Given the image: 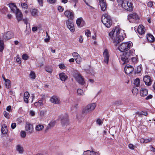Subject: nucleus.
<instances>
[{
	"instance_id": "62",
	"label": "nucleus",
	"mask_w": 155,
	"mask_h": 155,
	"mask_svg": "<svg viewBox=\"0 0 155 155\" xmlns=\"http://www.w3.org/2000/svg\"><path fill=\"white\" fill-rule=\"evenodd\" d=\"M79 54L77 52H73V53H72V56H73V57L74 58H75V57L76 56H78V55Z\"/></svg>"
},
{
	"instance_id": "11",
	"label": "nucleus",
	"mask_w": 155,
	"mask_h": 155,
	"mask_svg": "<svg viewBox=\"0 0 155 155\" xmlns=\"http://www.w3.org/2000/svg\"><path fill=\"white\" fill-rule=\"evenodd\" d=\"M64 15L66 17L70 20H73L74 18V14L72 11L67 10L64 12Z\"/></svg>"
},
{
	"instance_id": "42",
	"label": "nucleus",
	"mask_w": 155,
	"mask_h": 155,
	"mask_svg": "<svg viewBox=\"0 0 155 155\" xmlns=\"http://www.w3.org/2000/svg\"><path fill=\"white\" fill-rule=\"evenodd\" d=\"M31 12L32 15L36 16L37 14V10L35 9H33L31 11Z\"/></svg>"
},
{
	"instance_id": "30",
	"label": "nucleus",
	"mask_w": 155,
	"mask_h": 155,
	"mask_svg": "<svg viewBox=\"0 0 155 155\" xmlns=\"http://www.w3.org/2000/svg\"><path fill=\"white\" fill-rule=\"evenodd\" d=\"M16 150L20 153H22L24 151L23 147L20 145L17 146Z\"/></svg>"
},
{
	"instance_id": "8",
	"label": "nucleus",
	"mask_w": 155,
	"mask_h": 155,
	"mask_svg": "<svg viewBox=\"0 0 155 155\" xmlns=\"http://www.w3.org/2000/svg\"><path fill=\"white\" fill-rule=\"evenodd\" d=\"M74 77L77 81L81 85H83L85 83L84 79L82 76L79 74H76Z\"/></svg>"
},
{
	"instance_id": "38",
	"label": "nucleus",
	"mask_w": 155,
	"mask_h": 155,
	"mask_svg": "<svg viewBox=\"0 0 155 155\" xmlns=\"http://www.w3.org/2000/svg\"><path fill=\"white\" fill-rule=\"evenodd\" d=\"M30 77L31 79H34L35 78V75L34 71H31L29 74Z\"/></svg>"
},
{
	"instance_id": "63",
	"label": "nucleus",
	"mask_w": 155,
	"mask_h": 155,
	"mask_svg": "<svg viewBox=\"0 0 155 155\" xmlns=\"http://www.w3.org/2000/svg\"><path fill=\"white\" fill-rule=\"evenodd\" d=\"M150 150L151 151L154 152H155V148L151 146H150Z\"/></svg>"
},
{
	"instance_id": "3",
	"label": "nucleus",
	"mask_w": 155,
	"mask_h": 155,
	"mask_svg": "<svg viewBox=\"0 0 155 155\" xmlns=\"http://www.w3.org/2000/svg\"><path fill=\"white\" fill-rule=\"evenodd\" d=\"M102 22L107 28H109L112 24V20L110 16L107 14L103 15L101 18Z\"/></svg>"
},
{
	"instance_id": "35",
	"label": "nucleus",
	"mask_w": 155,
	"mask_h": 155,
	"mask_svg": "<svg viewBox=\"0 0 155 155\" xmlns=\"http://www.w3.org/2000/svg\"><path fill=\"white\" fill-rule=\"evenodd\" d=\"M136 114L139 116L143 115L146 116L148 114V113L146 111H142L140 112H136Z\"/></svg>"
},
{
	"instance_id": "52",
	"label": "nucleus",
	"mask_w": 155,
	"mask_h": 155,
	"mask_svg": "<svg viewBox=\"0 0 155 155\" xmlns=\"http://www.w3.org/2000/svg\"><path fill=\"white\" fill-rule=\"evenodd\" d=\"M131 58V59L132 62L134 63H136L137 61V59L136 58L133 57V56H132L130 58V59Z\"/></svg>"
},
{
	"instance_id": "16",
	"label": "nucleus",
	"mask_w": 155,
	"mask_h": 155,
	"mask_svg": "<svg viewBox=\"0 0 155 155\" xmlns=\"http://www.w3.org/2000/svg\"><path fill=\"white\" fill-rule=\"evenodd\" d=\"M131 19H133L135 20H136L139 19V17L137 14L135 13L130 14L128 15L127 19L130 22Z\"/></svg>"
},
{
	"instance_id": "40",
	"label": "nucleus",
	"mask_w": 155,
	"mask_h": 155,
	"mask_svg": "<svg viewBox=\"0 0 155 155\" xmlns=\"http://www.w3.org/2000/svg\"><path fill=\"white\" fill-rule=\"evenodd\" d=\"M46 110H40V115L43 117L46 114Z\"/></svg>"
},
{
	"instance_id": "60",
	"label": "nucleus",
	"mask_w": 155,
	"mask_h": 155,
	"mask_svg": "<svg viewBox=\"0 0 155 155\" xmlns=\"http://www.w3.org/2000/svg\"><path fill=\"white\" fill-rule=\"evenodd\" d=\"M39 4L41 6H43V0H37Z\"/></svg>"
},
{
	"instance_id": "53",
	"label": "nucleus",
	"mask_w": 155,
	"mask_h": 155,
	"mask_svg": "<svg viewBox=\"0 0 155 155\" xmlns=\"http://www.w3.org/2000/svg\"><path fill=\"white\" fill-rule=\"evenodd\" d=\"M59 67L60 69H63L65 68V66L64 64H60L59 65Z\"/></svg>"
},
{
	"instance_id": "59",
	"label": "nucleus",
	"mask_w": 155,
	"mask_h": 155,
	"mask_svg": "<svg viewBox=\"0 0 155 155\" xmlns=\"http://www.w3.org/2000/svg\"><path fill=\"white\" fill-rule=\"evenodd\" d=\"M16 126V124L15 123H13L11 124V127L12 129H14Z\"/></svg>"
},
{
	"instance_id": "39",
	"label": "nucleus",
	"mask_w": 155,
	"mask_h": 155,
	"mask_svg": "<svg viewBox=\"0 0 155 155\" xmlns=\"http://www.w3.org/2000/svg\"><path fill=\"white\" fill-rule=\"evenodd\" d=\"M77 94L79 95H82L84 94V92L82 90L80 89H78L77 90Z\"/></svg>"
},
{
	"instance_id": "21",
	"label": "nucleus",
	"mask_w": 155,
	"mask_h": 155,
	"mask_svg": "<svg viewBox=\"0 0 155 155\" xmlns=\"http://www.w3.org/2000/svg\"><path fill=\"white\" fill-rule=\"evenodd\" d=\"M8 5L10 8L11 10L14 13L16 12L19 9L17 8L16 5L13 3H10L8 4Z\"/></svg>"
},
{
	"instance_id": "51",
	"label": "nucleus",
	"mask_w": 155,
	"mask_h": 155,
	"mask_svg": "<svg viewBox=\"0 0 155 155\" xmlns=\"http://www.w3.org/2000/svg\"><path fill=\"white\" fill-rule=\"evenodd\" d=\"M45 70L47 71L50 73H51L52 71V69L49 68L48 67H47L45 68Z\"/></svg>"
},
{
	"instance_id": "2",
	"label": "nucleus",
	"mask_w": 155,
	"mask_h": 155,
	"mask_svg": "<svg viewBox=\"0 0 155 155\" xmlns=\"http://www.w3.org/2000/svg\"><path fill=\"white\" fill-rule=\"evenodd\" d=\"M135 50L132 49L129 51L124 52L121 55L120 61V62L122 64L127 63L132 56H134Z\"/></svg>"
},
{
	"instance_id": "5",
	"label": "nucleus",
	"mask_w": 155,
	"mask_h": 155,
	"mask_svg": "<svg viewBox=\"0 0 155 155\" xmlns=\"http://www.w3.org/2000/svg\"><path fill=\"white\" fill-rule=\"evenodd\" d=\"M61 124L62 127H65L68 125L69 124L68 116L67 114H65L61 116L60 117Z\"/></svg>"
},
{
	"instance_id": "48",
	"label": "nucleus",
	"mask_w": 155,
	"mask_h": 155,
	"mask_svg": "<svg viewBox=\"0 0 155 155\" xmlns=\"http://www.w3.org/2000/svg\"><path fill=\"white\" fill-rule=\"evenodd\" d=\"M3 114L4 116L5 117L7 118H9L10 115L8 113H7L6 111H4V112Z\"/></svg>"
},
{
	"instance_id": "58",
	"label": "nucleus",
	"mask_w": 155,
	"mask_h": 155,
	"mask_svg": "<svg viewBox=\"0 0 155 155\" xmlns=\"http://www.w3.org/2000/svg\"><path fill=\"white\" fill-rule=\"evenodd\" d=\"M35 111L33 110H31L30 111V114L32 116H33L35 115Z\"/></svg>"
},
{
	"instance_id": "4",
	"label": "nucleus",
	"mask_w": 155,
	"mask_h": 155,
	"mask_svg": "<svg viewBox=\"0 0 155 155\" xmlns=\"http://www.w3.org/2000/svg\"><path fill=\"white\" fill-rule=\"evenodd\" d=\"M132 44V43L130 41L123 43L118 47V49L121 52H125V51L130 48Z\"/></svg>"
},
{
	"instance_id": "14",
	"label": "nucleus",
	"mask_w": 155,
	"mask_h": 155,
	"mask_svg": "<svg viewBox=\"0 0 155 155\" xmlns=\"http://www.w3.org/2000/svg\"><path fill=\"white\" fill-rule=\"evenodd\" d=\"M50 101L51 103L56 104H59L60 103L59 99L55 95L52 96L50 99Z\"/></svg>"
},
{
	"instance_id": "32",
	"label": "nucleus",
	"mask_w": 155,
	"mask_h": 155,
	"mask_svg": "<svg viewBox=\"0 0 155 155\" xmlns=\"http://www.w3.org/2000/svg\"><path fill=\"white\" fill-rule=\"evenodd\" d=\"M123 102L122 101L118 100L116 101L113 103V105L114 106H119L123 105Z\"/></svg>"
},
{
	"instance_id": "49",
	"label": "nucleus",
	"mask_w": 155,
	"mask_h": 155,
	"mask_svg": "<svg viewBox=\"0 0 155 155\" xmlns=\"http://www.w3.org/2000/svg\"><path fill=\"white\" fill-rule=\"evenodd\" d=\"M28 56L26 54H24L22 56V58L25 60L28 59Z\"/></svg>"
},
{
	"instance_id": "56",
	"label": "nucleus",
	"mask_w": 155,
	"mask_h": 155,
	"mask_svg": "<svg viewBox=\"0 0 155 155\" xmlns=\"http://www.w3.org/2000/svg\"><path fill=\"white\" fill-rule=\"evenodd\" d=\"M153 5V2L150 1L149 2L147 3V6L150 7H151Z\"/></svg>"
},
{
	"instance_id": "50",
	"label": "nucleus",
	"mask_w": 155,
	"mask_h": 155,
	"mask_svg": "<svg viewBox=\"0 0 155 155\" xmlns=\"http://www.w3.org/2000/svg\"><path fill=\"white\" fill-rule=\"evenodd\" d=\"M97 105L96 103H94L88 104L87 107H96Z\"/></svg>"
},
{
	"instance_id": "29",
	"label": "nucleus",
	"mask_w": 155,
	"mask_h": 155,
	"mask_svg": "<svg viewBox=\"0 0 155 155\" xmlns=\"http://www.w3.org/2000/svg\"><path fill=\"white\" fill-rule=\"evenodd\" d=\"M96 153L94 151H91L90 150L84 151L83 153L84 155H94Z\"/></svg>"
},
{
	"instance_id": "64",
	"label": "nucleus",
	"mask_w": 155,
	"mask_h": 155,
	"mask_svg": "<svg viewBox=\"0 0 155 155\" xmlns=\"http://www.w3.org/2000/svg\"><path fill=\"white\" fill-rule=\"evenodd\" d=\"M151 140V139H145V143H147L150 142Z\"/></svg>"
},
{
	"instance_id": "15",
	"label": "nucleus",
	"mask_w": 155,
	"mask_h": 155,
	"mask_svg": "<svg viewBox=\"0 0 155 155\" xmlns=\"http://www.w3.org/2000/svg\"><path fill=\"white\" fill-rule=\"evenodd\" d=\"M99 1L101 10L103 11H105L107 7L105 0H99Z\"/></svg>"
},
{
	"instance_id": "7",
	"label": "nucleus",
	"mask_w": 155,
	"mask_h": 155,
	"mask_svg": "<svg viewBox=\"0 0 155 155\" xmlns=\"http://www.w3.org/2000/svg\"><path fill=\"white\" fill-rule=\"evenodd\" d=\"M25 130L28 134H31L34 131L33 125L29 123H27L25 126Z\"/></svg>"
},
{
	"instance_id": "47",
	"label": "nucleus",
	"mask_w": 155,
	"mask_h": 155,
	"mask_svg": "<svg viewBox=\"0 0 155 155\" xmlns=\"http://www.w3.org/2000/svg\"><path fill=\"white\" fill-rule=\"evenodd\" d=\"M21 136L22 138H25L26 136V133L24 131H21Z\"/></svg>"
},
{
	"instance_id": "45",
	"label": "nucleus",
	"mask_w": 155,
	"mask_h": 155,
	"mask_svg": "<svg viewBox=\"0 0 155 155\" xmlns=\"http://www.w3.org/2000/svg\"><path fill=\"white\" fill-rule=\"evenodd\" d=\"M21 5L22 8L25 9H26L28 8V6L27 4L25 3H21Z\"/></svg>"
},
{
	"instance_id": "18",
	"label": "nucleus",
	"mask_w": 155,
	"mask_h": 155,
	"mask_svg": "<svg viewBox=\"0 0 155 155\" xmlns=\"http://www.w3.org/2000/svg\"><path fill=\"white\" fill-rule=\"evenodd\" d=\"M15 13L18 20V21L21 20L23 18V15L21 11L18 9Z\"/></svg>"
},
{
	"instance_id": "41",
	"label": "nucleus",
	"mask_w": 155,
	"mask_h": 155,
	"mask_svg": "<svg viewBox=\"0 0 155 155\" xmlns=\"http://www.w3.org/2000/svg\"><path fill=\"white\" fill-rule=\"evenodd\" d=\"M75 61L77 63L80 64L82 61V59L80 56L79 58L78 57V58H75Z\"/></svg>"
},
{
	"instance_id": "36",
	"label": "nucleus",
	"mask_w": 155,
	"mask_h": 155,
	"mask_svg": "<svg viewBox=\"0 0 155 155\" xmlns=\"http://www.w3.org/2000/svg\"><path fill=\"white\" fill-rule=\"evenodd\" d=\"M140 80L139 78H137L134 81V85L136 87H138L140 85Z\"/></svg>"
},
{
	"instance_id": "19",
	"label": "nucleus",
	"mask_w": 155,
	"mask_h": 155,
	"mask_svg": "<svg viewBox=\"0 0 155 155\" xmlns=\"http://www.w3.org/2000/svg\"><path fill=\"white\" fill-rule=\"evenodd\" d=\"M95 107H84L83 109L82 113L83 114H87L94 110Z\"/></svg>"
},
{
	"instance_id": "10",
	"label": "nucleus",
	"mask_w": 155,
	"mask_h": 155,
	"mask_svg": "<svg viewBox=\"0 0 155 155\" xmlns=\"http://www.w3.org/2000/svg\"><path fill=\"white\" fill-rule=\"evenodd\" d=\"M134 70V68L129 64H127L124 68V71L127 74L132 73Z\"/></svg>"
},
{
	"instance_id": "37",
	"label": "nucleus",
	"mask_w": 155,
	"mask_h": 155,
	"mask_svg": "<svg viewBox=\"0 0 155 155\" xmlns=\"http://www.w3.org/2000/svg\"><path fill=\"white\" fill-rule=\"evenodd\" d=\"M35 106H43V105L42 103V101L41 100H39L38 102L35 103Z\"/></svg>"
},
{
	"instance_id": "43",
	"label": "nucleus",
	"mask_w": 155,
	"mask_h": 155,
	"mask_svg": "<svg viewBox=\"0 0 155 155\" xmlns=\"http://www.w3.org/2000/svg\"><path fill=\"white\" fill-rule=\"evenodd\" d=\"M96 123L99 125H101L103 124V122L100 119L98 118L96 120Z\"/></svg>"
},
{
	"instance_id": "9",
	"label": "nucleus",
	"mask_w": 155,
	"mask_h": 155,
	"mask_svg": "<svg viewBox=\"0 0 155 155\" xmlns=\"http://www.w3.org/2000/svg\"><path fill=\"white\" fill-rule=\"evenodd\" d=\"M143 80L146 85L148 86H150L152 82V80L151 79L150 77L148 75L145 76Z\"/></svg>"
},
{
	"instance_id": "13",
	"label": "nucleus",
	"mask_w": 155,
	"mask_h": 155,
	"mask_svg": "<svg viewBox=\"0 0 155 155\" xmlns=\"http://www.w3.org/2000/svg\"><path fill=\"white\" fill-rule=\"evenodd\" d=\"M126 2V4H125V5L126 6V7H122V8L129 12L132 11L134 8L132 3L130 2L129 3L127 1Z\"/></svg>"
},
{
	"instance_id": "26",
	"label": "nucleus",
	"mask_w": 155,
	"mask_h": 155,
	"mask_svg": "<svg viewBox=\"0 0 155 155\" xmlns=\"http://www.w3.org/2000/svg\"><path fill=\"white\" fill-rule=\"evenodd\" d=\"M147 39L148 41L150 42H153L155 40V39L153 36L150 34H147Z\"/></svg>"
},
{
	"instance_id": "1",
	"label": "nucleus",
	"mask_w": 155,
	"mask_h": 155,
	"mask_svg": "<svg viewBox=\"0 0 155 155\" xmlns=\"http://www.w3.org/2000/svg\"><path fill=\"white\" fill-rule=\"evenodd\" d=\"M120 29L118 27H116L109 33L110 37L113 39L114 45L117 46L121 41H122L126 37L125 33L124 32L120 34Z\"/></svg>"
},
{
	"instance_id": "28",
	"label": "nucleus",
	"mask_w": 155,
	"mask_h": 155,
	"mask_svg": "<svg viewBox=\"0 0 155 155\" xmlns=\"http://www.w3.org/2000/svg\"><path fill=\"white\" fill-rule=\"evenodd\" d=\"M2 133L3 134H6L8 132L7 126L5 124H3L2 126Z\"/></svg>"
},
{
	"instance_id": "23",
	"label": "nucleus",
	"mask_w": 155,
	"mask_h": 155,
	"mask_svg": "<svg viewBox=\"0 0 155 155\" xmlns=\"http://www.w3.org/2000/svg\"><path fill=\"white\" fill-rule=\"evenodd\" d=\"M30 96L28 92H26L24 95V99L25 102L26 103H28V99Z\"/></svg>"
},
{
	"instance_id": "12",
	"label": "nucleus",
	"mask_w": 155,
	"mask_h": 155,
	"mask_svg": "<svg viewBox=\"0 0 155 155\" xmlns=\"http://www.w3.org/2000/svg\"><path fill=\"white\" fill-rule=\"evenodd\" d=\"M66 24L68 28L70 31L72 32H74V28L73 22L68 20L66 21Z\"/></svg>"
},
{
	"instance_id": "22",
	"label": "nucleus",
	"mask_w": 155,
	"mask_h": 155,
	"mask_svg": "<svg viewBox=\"0 0 155 155\" xmlns=\"http://www.w3.org/2000/svg\"><path fill=\"white\" fill-rule=\"evenodd\" d=\"M117 2L118 4V5L121 6L122 7H126V2L127 1L125 0H117Z\"/></svg>"
},
{
	"instance_id": "34",
	"label": "nucleus",
	"mask_w": 155,
	"mask_h": 155,
	"mask_svg": "<svg viewBox=\"0 0 155 155\" xmlns=\"http://www.w3.org/2000/svg\"><path fill=\"white\" fill-rule=\"evenodd\" d=\"M5 84L7 88H9L10 87V80L7 79L5 81Z\"/></svg>"
},
{
	"instance_id": "27",
	"label": "nucleus",
	"mask_w": 155,
	"mask_h": 155,
	"mask_svg": "<svg viewBox=\"0 0 155 155\" xmlns=\"http://www.w3.org/2000/svg\"><path fill=\"white\" fill-rule=\"evenodd\" d=\"M44 128L43 125L38 124L36 125L35 130L36 131H40L42 130Z\"/></svg>"
},
{
	"instance_id": "17",
	"label": "nucleus",
	"mask_w": 155,
	"mask_h": 155,
	"mask_svg": "<svg viewBox=\"0 0 155 155\" xmlns=\"http://www.w3.org/2000/svg\"><path fill=\"white\" fill-rule=\"evenodd\" d=\"M103 56L104 57V62L106 64H108L109 59V54L107 51L106 49L103 53Z\"/></svg>"
},
{
	"instance_id": "55",
	"label": "nucleus",
	"mask_w": 155,
	"mask_h": 155,
	"mask_svg": "<svg viewBox=\"0 0 155 155\" xmlns=\"http://www.w3.org/2000/svg\"><path fill=\"white\" fill-rule=\"evenodd\" d=\"M141 67L140 66H138L137 67V70H136L137 73H140L141 71Z\"/></svg>"
},
{
	"instance_id": "6",
	"label": "nucleus",
	"mask_w": 155,
	"mask_h": 155,
	"mask_svg": "<svg viewBox=\"0 0 155 155\" xmlns=\"http://www.w3.org/2000/svg\"><path fill=\"white\" fill-rule=\"evenodd\" d=\"M13 33L11 31H8L3 34V39L4 40H7L13 38Z\"/></svg>"
},
{
	"instance_id": "25",
	"label": "nucleus",
	"mask_w": 155,
	"mask_h": 155,
	"mask_svg": "<svg viewBox=\"0 0 155 155\" xmlns=\"http://www.w3.org/2000/svg\"><path fill=\"white\" fill-rule=\"evenodd\" d=\"M140 94L141 96H145L148 94L147 90L145 88H141L140 91Z\"/></svg>"
},
{
	"instance_id": "33",
	"label": "nucleus",
	"mask_w": 155,
	"mask_h": 155,
	"mask_svg": "<svg viewBox=\"0 0 155 155\" xmlns=\"http://www.w3.org/2000/svg\"><path fill=\"white\" fill-rule=\"evenodd\" d=\"M4 48V44L2 40L0 38V51L2 52Z\"/></svg>"
},
{
	"instance_id": "46",
	"label": "nucleus",
	"mask_w": 155,
	"mask_h": 155,
	"mask_svg": "<svg viewBox=\"0 0 155 155\" xmlns=\"http://www.w3.org/2000/svg\"><path fill=\"white\" fill-rule=\"evenodd\" d=\"M82 20V18H78L77 20L76 23L78 26H79L80 25Z\"/></svg>"
},
{
	"instance_id": "57",
	"label": "nucleus",
	"mask_w": 155,
	"mask_h": 155,
	"mask_svg": "<svg viewBox=\"0 0 155 155\" xmlns=\"http://www.w3.org/2000/svg\"><path fill=\"white\" fill-rule=\"evenodd\" d=\"M128 147L131 150H133L134 149V145L131 143H130L129 144Z\"/></svg>"
},
{
	"instance_id": "61",
	"label": "nucleus",
	"mask_w": 155,
	"mask_h": 155,
	"mask_svg": "<svg viewBox=\"0 0 155 155\" xmlns=\"http://www.w3.org/2000/svg\"><path fill=\"white\" fill-rule=\"evenodd\" d=\"M152 95H149L146 98V100H148L150 99H151L152 97Z\"/></svg>"
},
{
	"instance_id": "31",
	"label": "nucleus",
	"mask_w": 155,
	"mask_h": 155,
	"mask_svg": "<svg viewBox=\"0 0 155 155\" xmlns=\"http://www.w3.org/2000/svg\"><path fill=\"white\" fill-rule=\"evenodd\" d=\"M55 124V120H52L50 123H49L48 126L46 127V130H48L50 129L51 127H54Z\"/></svg>"
},
{
	"instance_id": "20",
	"label": "nucleus",
	"mask_w": 155,
	"mask_h": 155,
	"mask_svg": "<svg viewBox=\"0 0 155 155\" xmlns=\"http://www.w3.org/2000/svg\"><path fill=\"white\" fill-rule=\"evenodd\" d=\"M144 28V27L142 25H140L139 26L137 29V32L139 34L142 35L144 34L145 31Z\"/></svg>"
},
{
	"instance_id": "54",
	"label": "nucleus",
	"mask_w": 155,
	"mask_h": 155,
	"mask_svg": "<svg viewBox=\"0 0 155 155\" xmlns=\"http://www.w3.org/2000/svg\"><path fill=\"white\" fill-rule=\"evenodd\" d=\"M47 1L48 2L51 4H54L56 2V0H47Z\"/></svg>"
},
{
	"instance_id": "44",
	"label": "nucleus",
	"mask_w": 155,
	"mask_h": 155,
	"mask_svg": "<svg viewBox=\"0 0 155 155\" xmlns=\"http://www.w3.org/2000/svg\"><path fill=\"white\" fill-rule=\"evenodd\" d=\"M85 34L87 37H89L91 36V33L89 30L87 29L85 31Z\"/></svg>"
},
{
	"instance_id": "24",
	"label": "nucleus",
	"mask_w": 155,
	"mask_h": 155,
	"mask_svg": "<svg viewBox=\"0 0 155 155\" xmlns=\"http://www.w3.org/2000/svg\"><path fill=\"white\" fill-rule=\"evenodd\" d=\"M60 79L62 81H65L68 78L67 76L64 73H61L59 74Z\"/></svg>"
}]
</instances>
